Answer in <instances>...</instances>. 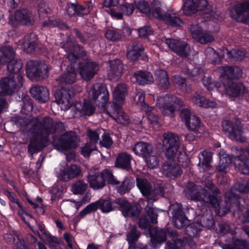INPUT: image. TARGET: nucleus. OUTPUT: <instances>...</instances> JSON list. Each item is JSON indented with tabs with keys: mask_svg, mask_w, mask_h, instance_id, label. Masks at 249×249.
<instances>
[{
	"mask_svg": "<svg viewBox=\"0 0 249 249\" xmlns=\"http://www.w3.org/2000/svg\"><path fill=\"white\" fill-rule=\"evenodd\" d=\"M64 129L63 123L54 121L50 116H45L41 121L37 119L29 130L31 136L28 145V153L32 157L41 152L47 146L49 136L61 132Z\"/></svg>",
	"mask_w": 249,
	"mask_h": 249,
	"instance_id": "obj_1",
	"label": "nucleus"
},
{
	"mask_svg": "<svg viewBox=\"0 0 249 249\" xmlns=\"http://www.w3.org/2000/svg\"><path fill=\"white\" fill-rule=\"evenodd\" d=\"M74 92L70 89L62 88L54 93L55 101L59 105H65V106L71 107L74 106L75 109L80 114L86 116H91L94 114L95 107L93 104L91 99H84L82 104L81 102H75L74 97Z\"/></svg>",
	"mask_w": 249,
	"mask_h": 249,
	"instance_id": "obj_2",
	"label": "nucleus"
},
{
	"mask_svg": "<svg viewBox=\"0 0 249 249\" xmlns=\"http://www.w3.org/2000/svg\"><path fill=\"white\" fill-rule=\"evenodd\" d=\"M219 189L215 188L210 191L202 189L196 185L188 188L186 195L191 200L203 202L211 208L218 209L220 208L221 198Z\"/></svg>",
	"mask_w": 249,
	"mask_h": 249,
	"instance_id": "obj_3",
	"label": "nucleus"
},
{
	"mask_svg": "<svg viewBox=\"0 0 249 249\" xmlns=\"http://www.w3.org/2000/svg\"><path fill=\"white\" fill-rule=\"evenodd\" d=\"M162 142L165 156L168 159L175 158L179 162H184L182 157H185V155L178 150L180 142L178 135L170 132H165L162 135Z\"/></svg>",
	"mask_w": 249,
	"mask_h": 249,
	"instance_id": "obj_4",
	"label": "nucleus"
},
{
	"mask_svg": "<svg viewBox=\"0 0 249 249\" xmlns=\"http://www.w3.org/2000/svg\"><path fill=\"white\" fill-rule=\"evenodd\" d=\"M241 200L244 201L240 195L231 192L227 196L225 202L229 211L233 213L242 223H249V209L241 204Z\"/></svg>",
	"mask_w": 249,
	"mask_h": 249,
	"instance_id": "obj_5",
	"label": "nucleus"
},
{
	"mask_svg": "<svg viewBox=\"0 0 249 249\" xmlns=\"http://www.w3.org/2000/svg\"><path fill=\"white\" fill-rule=\"evenodd\" d=\"M0 52L3 54L2 63H7V69L8 71L11 73L10 75H19L23 64L21 59H15V52L14 48L9 46L6 45L2 47Z\"/></svg>",
	"mask_w": 249,
	"mask_h": 249,
	"instance_id": "obj_6",
	"label": "nucleus"
},
{
	"mask_svg": "<svg viewBox=\"0 0 249 249\" xmlns=\"http://www.w3.org/2000/svg\"><path fill=\"white\" fill-rule=\"evenodd\" d=\"M27 76L32 81H38L47 78L49 71L46 64L41 61L31 60L26 66Z\"/></svg>",
	"mask_w": 249,
	"mask_h": 249,
	"instance_id": "obj_7",
	"label": "nucleus"
},
{
	"mask_svg": "<svg viewBox=\"0 0 249 249\" xmlns=\"http://www.w3.org/2000/svg\"><path fill=\"white\" fill-rule=\"evenodd\" d=\"M89 95L96 106L103 108L104 111L108 107L110 103L108 102L109 93L104 84L100 83L94 84L89 91Z\"/></svg>",
	"mask_w": 249,
	"mask_h": 249,
	"instance_id": "obj_8",
	"label": "nucleus"
},
{
	"mask_svg": "<svg viewBox=\"0 0 249 249\" xmlns=\"http://www.w3.org/2000/svg\"><path fill=\"white\" fill-rule=\"evenodd\" d=\"M35 22L32 12L26 8H22L15 10L13 15H10L8 23L13 28H17L19 25L31 26Z\"/></svg>",
	"mask_w": 249,
	"mask_h": 249,
	"instance_id": "obj_9",
	"label": "nucleus"
},
{
	"mask_svg": "<svg viewBox=\"0 0 249 249\" xmlns=\"http://www.w3.org/2000/svg\"><path fill=\"white\" fill-rule=\"evenodd\" d=\"M169 210L175 228L181 229L189 224L190 220L185 214L186 211L189 210L187 207L183 208L181 203L176 202L170 205Z\"/></svg>",
	"mask_w": 249,
	"mask_h": 249,
	"instance_id": "obj_10",
	"label": "nucleus"
},
{
	"mask_svg": "<svg viewBox=\"0 0 249 249\" xmlns=\"http://www.w3.org/2000/svg\"><path fill=\"white\" fill-rule=\"evenodd\" d=\"M24 79L21 75H18L16 78L14 75H9L0 80V93L2 95H12L17 89L22 87Z\"/></svg>",
	"mask_w": 249,
	"mask_h": 249,
	"instance_id": "obj_11",
	"label": "nucleus"
},
{
	"mask_svg": "<svg viewBox=\"0 0 249 249\" xmlns=\"http://www.w3.org/2000/svg\"><path fill=\"white\" fill-rule=\"evenodd\" d=\"M54 148L60 151H67L78 146L77 137L71 131L67 132L57 138H54L52 142Z\"/></svg>",
	"mask_w": 249,
	"mask_h": 249,
	"instance_id": "obj_12",
	"label": "nucleus"
},
{
	"mask_svg": "<svg viewBox=\"0 0 249 249\" xmlns=\"http://www.w3.org/2000/svg\"><path fill=\"white\" fill-rule=\"evenodd\" d=\"M157 101L160 108L163 109V111H168L170 113L179 110L184 105L183 100L174 95L166 94L158 99Z\"/></svg>",
	"mask_w": 249,
	"mask_h": 249,
	"instance_id": "obj_13",
	"label": "nucleus"
},
{
	"mask_svg": "<svg viewBox=\"0 0 249 249\" xmlns=\"http://www.w3.org/2000/svg\"><path fill=\"white\" fill-rule=\"evenodd\" d=\"M145 211L146 215H143L139 218L138 224L140 229L150 234L151 231L154 230L151 224L157 223L158 214L157 211L152 207H146Z\"/></svg>",
	"mask_w": 249,
	"mask_h": 249,
	"instance_id": "obj_14",
	"label": "nucleus"
},
{
	"mask_svg": "<svg viewBox=\"0 0 249 249\" xmlns=\"http://www.w3.org/2000/svg\"><path fill=\"white\" fill-rule=\"evenodd\" d=\"M108 107L104 111L118 123L127 124L130 122L129 116L124 113L121 105L117 103L112 102L108 104Z\"/></svg>",
	"mask_w": 249,
	"mask_h": 249,
	"instance_id": "obj_15",
	"label": "nucleus"
},
{
	"mask_svg": "<svg viewBox=\"0 0 249 249\" xmlns=\"http://www.w3.org/2000/svg\"><path fill=\"white\" fill-rule=\"evenodd\" d=\"M165 43L171 50L180 57H187L190 55V45L185 41L170 38H165Z\"/></svg>",
	"mask_w": 249,
	"mask_h": 249,
	"instance_id": "obj_16",
	"label": "nucleus"
},
{
	"mask_svg": "<svg viewBox=\"0 0 249 249\" xmlns=\"http://www.w3.org/2000/svg\"><path fill=\"white\" fill-rule=\"evenodd\" d=\"M123 215L125 217L131 218H138L141 213L142 208L138 203L131 204L125 199H122L118 201Z\"/></svg>",
	"mask_w": 249,
	"mask_h": 249,
	"instance_id": "obj_17",
	"label": "nucleus"
},
{
	"mask_svg": "<svg viewBox=\"0 0 249 249\" xmlns=\"http://www.w3.org/2000/svg\"><path fill=\"white\" fill-rule=\"evenodd\" d=\"M173 190V186L171 183L165 181H157L152 189L151 200L155 201L160 198L166 196Z\"/></svg>",
	"mask_w": 249,
	"mask_h": 249,
	"instance_id": "obj_18",
	"label": "nucleus"
},
{
	"mask_svg": "<svg viewBox=\"0 0 249 249\" xmlns=\"http://www.w3.org/2000/svg\"><path fill=\"white\" fill-rule=\"evenodd\" d=\"M79 71L82 78L86 81L93 78L99 70V65L96 62L88 61L79 63Z\"/></svg>",
	"mask_w": 249,
	"mask_h": 249,
	"instance_id": "obj_19",
	"label": "nucleus"
},
{
	"mask_svg": "<svg viewBox=\"0 0 249 249\" xmlns=\"http://www.w3.org/2000/svg\"><path fill=\"white\" fill-rule=\"evenodd\" d=\"M208 6L207 0H185L183 11L184 14L191 15L198 11H203Z\"/></svg>",
	"mask_w": 249,
	"mask_h": 249,
	"instance_id": "obj_20",
	"label": "nucleus"
},
{
	"mask_svg": "<svg viewBox=\"0 0 249 249\" xmlns=\"http://www.w3.org/2000/svg\"><path fill=\"white\" fill-rule=\"evenodd\" d=\"M126 56L129 61L133 63H136L140 59L143 61L147 60V56L144 53V47L142 44L136 43H133L127 50Z\"/></svg>",
	"mask_w": 249,
	"mask_h": 249,
	"instance_id": "obj_21",
	"label": "nucleus"
},
{
	"mask_svg": "<svg viewBox=\"0 0 249 249\" xmlns=\"http://www.w3.org/2000/svg\"><path fill=\"white\" fill-rule=\"evenodd\" d=\"M249 12V0H246L234 5L230 10V14L231 17L238 22L249 23V15L244 19H240L246 12Z\"/></svg>",
	"mask_w": 249,
	"mask_h": 249,
	"instance_id": "obj_22",
	"label": "nucleus"
},
{
	"mask_svg": "<svg viewBox=\"0 0 249 249\" xmlns=\"http://www.w3.org/2000/svg\"><path fill=\"white\" fill-rule=\"evenodd\" d=\"M226 93L231 97H236L245 92L246 88L244 84L234 80L224 81L223 83Z\"/></svg>",
	"mask_w": 249,
	"mask_h": 249,
	"instance_id": "obj_23",
	"label": "nucleus"
},
{
	"mask_svg": "<svg viewBox=\"0 0 249 249\" xmlns=\"http://www.w3.org/2000/svg\"><path fill=\"white\" fill-rule=\"evenodd\" d=\"M81 172L80 168L76 164H66L60 169L58 178L60 180L67 182L79 176Z\"/></svg>",
	"mask_w": 249,
	"mask_h": 249,
	"instance_id": "obj_24",
	"label": "nucleus"
},
{
	"mask_svg": "<svg viewBox=\"0 0 249 249\" xmlns=\"http://www.w3.org/2000/svg\"><path fill=\"white\" fill-rule=\"evenodd\" d=\"M221 125L223 131L225 133H227L230 137L241 141L242 130L241 127L234 124L232 121L229 120L223 121Z\"/></svg>",
	"mask_w": 249,
	"mask_h": 249,
	"instance_id": "obj_25",
	"label": "nucleus"
},
{
	"mask_svg": "<svg viewBox=\"0 0 249 249\" xmlns=\"http://www.w3.org/2000/svg\"><path fill=\"white\" fill-rule=\"evenodd\" d=\"M221 70L223 71L220 79L222 83L224 81L233 80L234 79H238L242 75V71L238 66H223Z\"/></svg>",
	"mask_w": 249,
	"mask_h": 249,
	"instance_id": "obj_26",
	"label": "nucleus"
},
{
	"mask_svg": "<svg viewBox=\"0 0 249 249\" xmlns=\"http://www.w3.org/2000/svg\"><path fill=\"white\" fill-rule=\"evenodd\" d=\"M163 174L171 179L181 175L182 170L178 164L174 161H166L162 166Z\"/></svg>",
	"mask_w": 249,
	"mask_h": 249,
	"instance_id": "obj_27",
	"label": "nucleus"
},
{
	"mask_svg": "<svg viewBox=\"0 0 249 249\" xmlns=\"http://www.w3.org/2000/svg\"><path fill=\"white\" fill-rule=\"evenodd\" d=\"M32 97L39 103H45L49 99V90L45 87L35 86L30 89Z\"/></svg>",
	"mask_w": 249,
	"mask_h": 249,
	"instance_id": "obj_28",
	"label": "nucleus"
},
{
	"mask_svg": "<svg viewBox=\"0 0 249 249\" xmlns=\"http://www.w3.org/2000/svg\"><path fill=\"white\" fill-rule=\"evenodd\" d=\"M67 12L71 17H83L89 13L90 8L89 6L81 5L78 3L69 2L67 5Z\"/></svg>",
	"mask_w": 249,
	"mask_h": 249,
	"instance_id": "obj_29",
	"label": "nucleus"
},
{
	"mask_svg": "<svg viewBox=\"0 0 249 249\" xmlns=\"http://www.w3.org/2000/svg\"><path fill=\"white\" fill-rule=\"evenodd\" d=\"M234 163L239 172L249 175V158L243 152L238 156H234Z\"/></svg>",
	"mask_w": 249,
	"mask_h": 249,
	"instance_id": "obj_30",
	"label": "nucleus"
},
{
	"mask_svg": "<svg viewBox=\"0 0 249 249\" xmlns=\"http://www.w3.org/2000/svg\"><path fill=\"white\" fill-rule=\"evenodd\" d=\"M88 179L90 187L94 190L103 188L106 186L104 180L101 174L95 170H90L89 172Z\"/></svg>",
	"mask_w": 249,
	"mask_h": 249,
	"instance_id": "obj_31",
	"label": "nucleus"
},
{
	"mask_svg": "<svg viewBox=\"0 0 249 249\" xmlns=\"http://www.w3.org/2000/svg\"><path fill=\"white\" fill-rule=\"evenodd\" d=\"M132 157L126 152L119 154L115 162V167L125 171H129L132 169L131 162Z\"/></svg>",
	"mask_w": 249,
	"mask_h": 249,
	"instance_id": "obj_32",
	"label": "nucleus"
},
{
	"mask_svg": "<svg viewBox=\"0 0 249 249\" xmlns=\"http://www.w3.org/2000/svg\"><path fill=\"white\" fill-rule=\"evenodd\" d=\"M128 36L134 38H146L153 34V31L152 28L148 25L142 26L138 29L127 28L126 29Z\"/></svg>",
	"mask_w": 249,
	"mask_h": 249,
	"instance_id": "obj_33",
	"label": "nucleus"
},
{
	"mask_svg": "<svg viewBox=\"0 0 249 249\" xmlns=\"http://www.w3.org/2000/svg\"><path fill=\"white\" fill-rule=\"evenodd\" d=\"M121 198L115 199L110 197L102 198L98 200L99 210L103 213H108L113 211L116 208V204L118 205V201L121 200Z\"/></svg>",
	"mask_w": 249,
	"mask_h": 249,
	"instance_id": "obj_34",
	"label": "nucleus"
},
{
	"mask_svg": "<svg viewBox=\"0 0 249 249\" xmlns=\"http://www.w3.org/2000/svg\"><path fill=\"white\" fill-rule=\"evenodd\" d=\"M132 150L137 155L147 158L152 153L153 146L147 142H140L134 144Z\"/></svg>",
	"mask_w": 249,
	"mask_h": 249,
	"instance_id": "obj_35",
	"label": "nucleus"
},
{
	"mask_svg": "<svg viewBox=\"0 0 249 249\" xmlns=\"http://www.w3.org/2000/svg\"><path fill=\"white\" fill-rule=\"evenodd\" d=\"M132 78L135 79L137 83L140 85L150 84L154 81L151 73L146 71H137L133 73Z\"/></svg>",
	"mask_w": 249,
	"mask_h": 249,
	"instance_id": "obj_36",
	"label": "nucleus"
},
{
	"mask_svg": "<svg viewBox=\"0 0 249 249\" xmlns=\"http://www.w3.org/2000/svg\"><path fill=\"white\" fill-rule=\"evenodd\" d=\"M155 79L157 85L161 89H167L170 87L169 78L167 72L162 69L155 71Z\"/></svg>",
	"mask_w": 249,
	"mask_h": 249,
	"instance_id": "obj_37",
	"label": "nucleus"
},
{
	"mask_svg": "<svg viewBox=\"0 0 249 249\" xmlns=\"http://www.w3.org/2000/svg\"><path fill=\"white\" fill-rule=\"evenodd\" d=\"M38 37L35 33H30L24 36L22 46L27 53H31L35 51L37 45Z\"/></svg>",
	"mask_w": 249,
	"mask_h": 249,
	"instance_id": "obj_38",
	"label": "nucleus"
},
{
	"mask_svg": "<svg viewBox=\"0 0 249 249\" xmlns=\"http://www.w3.org/2000/svg\"><path fill=\"white\" fill-rule=\"evenodd\" d=\"M123 66L121 61L116 59L110 62V70L108 71V76L114 80H118L123 73Z\"/></svg>",
	"mask_w": 249,
	"mask_h": 249,
	"instance_id": "obj_39",
	"label": "nucleus"
},
{
	"mask_svg": "<svg viewBox=\"0 0 249 249\" xmlns=\"http://www.w3.org/2000/svg\"><path fill=\"white\" fill-rule=\"evenodd\" d=\"M86 55V52L83 47L79 44H75L71 48L68 53V59L71 63H74L77 60Z\"/></svg>",
	"mask_w": 249,
	"mask_h": 249,
	"instance_id": "obj_40",
	"label": "nucleus"
},
{
	"mask_svg": "<svg viewBox=\"0 0 249 249\" xmlns=\"http://www.w3.org/2000/svg\"><path fill=\"white\" fill-rule=\"evenodd\" d=\"M192 102L200 107L214 108L217 104L215 102L206 99L198 92H196L192 98Z\"/></svg>",
	"mask_w": 249,
	"mask_h": 249,
	"instance_id": "obj_41",
	"label": "nucleus"
},
{
	"mask_svg": "<svg viewBox=\"0 0 249 249\" xmlns=\"http://www.w3.org/2000/svg\"><path fill=\"white\" fill-rule=\"evenodd\" d=\"M141 235V232L138 230L137 227L132 226L126 233V240L129 245V248L135 249L137 243Z\"/></svg>",
	"mask_w": 249,
	"mask_h": 249,
	"instance_id": "obj_42",
	"label": "nucleus"
},
{
	"mask_svg": "<svg viewBox=\"0 0 249 249\" xmlns=\"http://www.w3.org/2000/svg\"><path fill=\"white\" fill-rule=\"evenodd\" d=\"M137 186L142 196L151 199L152 186L151 184L146 179L137 178Z\"/></svg>",
	"mask_w": 249,
	"mask_h": 249,
	"instance_id": "obj_43",
	"label": "nucleus"
},
{
	"mask_svg": "<svg viewBox=\"0 0 249 249\" xmlns=\"http://www.w3.org/2000/svg\"><path fill=\"white\" fill-rule=\"evenodd\" d=\"M150 236V241L154 246L161 244L166 241V232L164 229L156 228L154 230V233H153V230L151 231V233L149 234Z\"/></svg>",
	"mask_w": 249,
	"mask_h": 249,
	"instance_id": "obj_44",
	"label": "nucleus"
},
{
	"mask_svg": "<svg viewBox=\"0 0 249 249\" xmlns=\"http://www.w3.org/2000/svg\"><path fill=\"white\" fill-rule=\"evenodd\" d=\"M234 162V156L226 154H222L220 157L219 165L216 167V171L222 174H226V169L229 165Z\"/></svg>",
	"mask_w": 249,
	"mask_h": 249,
	"instance_id": "obj_45",
	"label": "nucleus"
},
{
	"mask_svg": "<svg viewBox=\"0 0 249 249\" xmlns=\"http://www.w3.org/2000/svg\"><path fill=\"white\" fill-rule=\"evenodd\" d=\"M151 11L153 17L160 21H162L164 18V15H166L168 13L162 8L161 3L158 0H153L152 2Z\"/></svg>",
	"mask_w": 249,
	"mask_h": 249,
	"instance_id": "obj_46",
	"label": "nucleus"
},
{
	"mask_svg": "<svg viewBox=\"0 0 249 249\" xmlns=\"http://www.w3.org/2000/svg\"><path fill=\"white\" fill-rule=\"evenodd\" d=\"M127 93L126 85L124 83L119 84L112 93L113 99L118 103H123Z\"/></svg>",
	"mask_w": 249,
	"mask_h": 249,
	"instance_id": "obj_47",
	"label": "nucleus"
},
{
	"mask_svg": "<svg viewBox=\"0 0 249 249\" xmlns=\"http://www.w3.org/2000/svg\"><path fill=\"white\" fill-rule=\"evenodd\" d=\"M234 190L237 191L239 192L242 193H249V178H240L237 182H236L233 185L231 190L226 195L225 198L231 192H233L234 193ZM235 194H237L236 193Z\"/></svg>",
	"mask_w": 249,
	"mask_h": 249,
	"instance_id": "obj_48",
	"label": "nucleus"
},
{
	"mask_svg": "<svg viewBox=\"0 0 249 249\" xmlns=\"http://www.w3.org/2000/svg\"><path fill=\"white\" fill-rule=\"evenodd\" d=\"M76 76L77 73L75 71L71 69L59 76L56 79V81L62 85H71L75 82Z\"/></svg>",
	"mask_w": 249,
	"mask_h": 249,
	"instance_id": "obj_49",
	"label": "nucleus"
},
{
	"mask_svg": "<svg viewBox=\"0 0 249 249\" xmlns=\"http://www.w3.org/2000/svg\"><path fill=\"white\" fill-rule=\"evenodd\" d=\"M198 159L199 162L198 166L200 167V170L203 172L208 170L211 167L212 157L210 154L204 151L199 155Z\"/></svg>",
	"mask_w": 249,
	"mask_h": 249,
	"instance_id": "obj_50",
	"label": "nucleus"
},
{
	"mask_svg": "<svg viewBox=\"0 0 249 249\" xmlns=\"http://www.w3.org/2000/svg\"><path fill=\"white\" fill-rule=\"evenodd\" d=\"M172 81L175 86L183 92H188L191 89L190 85L187 83L186 78L176 75L173 77Z\"/></svg>",
	"mask_w": 249,
	"mask_h": 249,
	"instance_id": "obj_51",
	"label": "nucleus"
},
{
	"mask_svg": "<svg viewBox=\"0 0 249 249\" xmlns=\"http://www.w3.org/2000/svg\"><path fill=\"white\" fill-rule=\"evenodd\" d=\"M134 185V179L130 177H125L117 187V192L121 195H124L128 193Z\"/></svg>",
	"mask_w": 249,
	"mask_h": 249,
	"instance_id": "obj_52",
	"label": "nucleus"
},
{
	"mask_svg": "<svg viewBox=\"0 0 249 249\" xmlns=\"http://www.w3.org/2000/svg\"><path fill=\"white\" fill-rule=\"evenodd\" d=\"M228 56L229 60H243L246 57V53L244 51L233 49L229 51L226 50L225 53Z\"/></svg>",
	"mask_w": 249,
	"mask_h": 249,
	"instance_id": "obj_53",
	"label": "nucleus"
},
{
	"mask_svg": "<svg viewBox=\"0 0 249 249\" xmlns=\"http://www.w3.org/2000/svg\"><path fill=\"white\" fill-rule=\"evenodd\" d=\"M164 18L162 21L166 24L173 27H179L183 24V20L178 17L172 16L170 13L164 15Z\"/></svg>",
	"mask_w": 249,
	"mask_h": 249,
	"instance_id": "obj_54",
	"label": "nucleus"
},
{
	"mask_svg": "<svg viewBox=\"0 0 249 249\" xmlns=\"http://www.w3.org/2000/svg\"><path fill=\"white\" fill-rule=\"evenodd\" d=\"M143 110L145 112V115L151 124H157L159 122V117L156 113V109L154 107L146 106V108Z\"/></svg>",
	"mask_w": 249,
	"mask_h": 249,
	"instance_id": "obj_55",
	"label": "nucleus"
},
{
	"mask_svg": "<svg viewBox=\"0 0 249 249\" xmlns=\"http://www.w3.org/2000/svg\"><path fill=\"white\" fill-rule=\"evenodd\" d=\"M201 230V225L198 223L193 222L189 224L185 227L186 234L191 237L197 236Z\"/></svg>",
	"mask_w": 249,
	"mask_h": 249,
	"instance_id": "obj_56",
	"label": "nucleus"
},
{
	"mask_svg": "<svg viewBox=\"0 0 249 249\" xmlns=\"http://www.w3.org/2000/svg\"><path fill=\"white\" fill-rule=\"evenodd\" d=\"M101 174L104 180L108 184L112 185H119L120 182L118 181L114 176L112 171L108 169H105L101 172Z\"/></svg>",
	"mask_w": 249,
	"mask_h": 249,
	"instance_id": "obj_57",
	"label": "nucleus"
},
{
	"mask_svg": "<svg viewBox=\"0 0 249 249\" xmlns=\"http://www.w3.org/2000/svg\"><path fill=\"white\" fill-rule=\"evenodd\" d=\"M224 249H249V243L246 240L237 239L232 244L226 245Z\"/></svg>",
	"mask_w": 249,
	"mask_h": 249,
	"instance_id": "obj_58",
	"label": "nucleus"
},
{
	"mask_svg": "<svg viewBox=\"0 0 249 249\" xmlns=\"http://www.w3.org/2000/svg\"><path fill=\"white\" fill-rule=\"evenodd\" d=\"M136 8L141 13L144 14L146 16L151 15V7L148 2L145 0L135 1Z\"/></svg>",
	"mask_w": 249,
	"mask_h": 249,
	"instance_id": "obj_59",
	"label": "nucleus"
},
{
	"mask_svg": "<svg viewBox=\"0 0 249 249\" xmlns=\"http://www.w3.org/2000/svg\"><path fill=\"white\" fill-rule=\"evenodd\" d=\"M106 38L111 41H117L122 38V31L115 29H108L105 32Z\"/></svg>",
	"mask_w": 249,
	"mask_h": 249,
	"instance_id": "obj_60",
	"label": "nucleus"
},
{
	"mask_svg": "<svg viewBox=\"0 0 249 249\" xmlns=\"http://www.w3.org/2000/svg\"><path fill=\"white\" fill-rule=\"evenodd\" d=\"M88 184L82 180H78L71 186V191L74 195H82L86 191Z\"/></svg>",
	"mask_w": 249,
	"mask_h": 249,
	"instance_id": "obj_61",
	"label": "nucleus"
},
{
	"mask_svg": "<svg viewBox=\"0 0 249 249\" xmlns=\"http://www.w3.org/2000/svg\"><path fill=\"white\" fill-rule=\"evenodd\" d=\"M43 27L48 26L52 27H58L61 30H65L67 28V25L60 19H50L48 21H43L42 23Z\"/></svg>",
	"mask_w": 249,
	"mask_h": 249,
	"instance_id": "obj_62",
	"label": "nucleus"
},
{
	"mask_svg": "<svg viewBox=\"0 0 249 249\" xmlns=\"http://www.w3.org/2000/svg\"><path fill=\"white\" fill-rule=\"evenodd\" d=\"M98 209H99V207L98 200H97L88 205L79 213L78 216L81 218H84L86 215L94 213Z\"/></svg>",
	"mask_w": 249,
	"mask_h": 249,
	"instance_id": "obj_63",
	"label": "nucleus"
},
{
	"mask_svg": "<svg viewBox=\"0 0 249 249\" xmlns=\"http://www.w3.org/2000/svg\"><path fill=\"white\" fill-rule=\"evenodd\" d=\"M200 125V120L196 115H192V118H190L188 123L186 125L188 129L193 131H198Z\"/></svg>",
	"mask_w": 249,
	"mask_h": 249,
	"instance_id": "obj_64",
	"label": "nucleus"
}]
</instances>
